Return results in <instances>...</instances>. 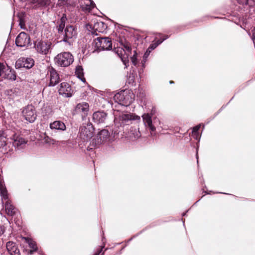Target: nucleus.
Here are the masks:
<instances>
[{
	"label": "nucleus",
	"mask_w": 255,
	"mask_h": 255,
	"mask_svg": "<svg viewBox=\"0 0 255 255\" xmlns=\"http://www.w3.org/2000/svg\"><path fill=\"white\" fill-rule=\"evenodd\" d=\"M49 128L51 130L58 131H64L66 129L65 124L61 121H55L49 124Z\"/></svg>",
	"instance_id": "412c9836"
},
{
	"label": "nucleus",
	"mask_w": 255,
	"mask_h": 255,
	"mask_svg": "<svg viewBox=\"0 0 255 255\" xmlns=\"http://www.w3.org/2000/svg\"><path fill=\"white\" fill-rule=\"evenodd\" d=\"M102 249H101V250H100V251L98 253H97V254H96V255H99L100 254V253H101V252L102 251Z\"/></svg>",
	"instance_id": "a18cd8bd"
},
{
	"label": "nucleus",
	"mask_w": 255,
	"mask_h": 255,
	"mask_svg": "<svg viewBox=\"0 0 255 255\" xmlns=\"http://www.w3.org/2000/svg\"><path fill=\"white\" fill-rule=\"evenodd\" d=\"M93 44L99 50H110L112 48V42L108 37H98Z\"/></svg>",
	"instance_id": "1a4fd4ad"
},
{
	"label": "nucleus",
	"mask_w": 255,
	"mask_h": 255,
	"mask_svg": "<svg viewBox=\"0 0 255 255\" xmlns=\"http://www.w3.org/2000/svg\"><path fill=\"white\" fill-rule=\"evenodd\" d=\"M50 2V0H38V3L43 6L49 5Z\"/></svg>",
	"instance_id": "f704fd0d"
},
{
	"label": "nucleus",
	"mask_w": 255,
	"mask_h": 255,
	"mask_svg": "<svg viewBox=\"0 0 255 255\" xmlns=\"http://www.w3.org/2000/svg\"><path fill=\"white\" fill-rule=\"evenodd\" d=\"M251 38L253 41L254 44H255V26L254 29L252 30V35Z\"/></svg>",
	"instance_id": "ea45409f"
},
{
	"label": "nucleus",
	"mask_w": 255,
	"mask_h": 255,
	"mask_svg": "<svg viewBox=\"0 0 255 255\" xmlns=\"http://www.w3.org/2000/svg\"><path fill=\"white\" fill-rule=\"evenodd\" d=\"M168 37L167 36H164L163 38H161L160 39H158L155 41V42L151 44L149 47L148 49L151 51L154 49L158 45L161 44L164 40L167 39Z\"/></svg>",
	"instance_id": "cd10ccee"
},
{
	"label": "nucleus",
	"mask_w": 255,
	"mask_h": 255,
	"mask_svg": "<svg viewBox=\"0 0 255 255\" xmlns=\"http://www.w3.org/2000/svg\"><path fill=\"white\" fill-rule=\"evenodd\" d=\"M196 158H197V162H198V156L197 153L196 154Z\"/></svg>",
	"instance_id": "49530a36"
},
{
	"label": "nucleus",
	"mask_w": 255,
	"mask_h": 255,
	"mask_svg": "<svg viewBox=\"0 0 255 255\" xmlns=\"http://www.w3.org/2000/svg\"><path fill=\"white\" fill-rule=\"evenodd\" d=\"M30 43V38L24 32H20L15 39L16 46L20 47H27Z\"/></svg>",
	"instance_id": "2eb2a0df"
},
{
	"label": "nucleus",
	"mask_w": 255,
	"mask_h": 255,
	"mask_svg": "<svg viewBox=\"0 0 255 255\" xmlns=\"http://www.w3.org/2000/svg\"><path fill=\"white\" fill-rule=\"evenodd\" d=\"M248 33H249V35H251V33H250V32H249Z\"/></svg>",
	"instance_id": "09e8293b"
},
{
	"label": "nucleus",
	"mask_w": 255,
	"mask_h": 255,
	"mask_svg": "<svg viewBox=\"0 0 255 255\" xmlns=\"http://www.w3.org/2000/svg\"><path fill=\"white\" fill-rule=\"evenodd\" d=\"M22 115L24 119L30 123H33L37 117L35 109L31 105H27L23 109Z\"/></svg>",
	"instance_id": "9b49d317"
},
{
	"label": "nucleus",
	"mask_w": 255,
	"mask_h": 255,
	"mask_svg": "<svg viewBox=\"0 0 255 255\" xmlns=\"http://www.w3.org/2000/svg\"><path fill=\"white\" fill-rule=\"evenodd\" d=\"M156 113L155 108L152 107L150 114H144L142 116L143 122L146 127H148L151 131H154L156 130V122H152L151 116Z\"/></svg>",
	"instance_id": "ddd939ff"
},
{
	"label": "nucleus",
	"mask_w": 255,
	"mask_h": 255,
	"mask_svg": "<svg viewBox=\"0 0 255 255\" xmlns=\"http://www.w3.org/2000/svg\"><path fill=\"white\" fill-rule=\"evenodd\" d=\"M34 61L31 58L21 57L17 59L15 63V68L20 69L21 68H25L30 69L33 66Z\"/></svg>",
	"instance_id": "4468645a"
},
{
	"label": "nucleus",
	"mask_w": 255,
	"mask_h": 255,
	"mask_svg": "<svg viewBox=\"0 0 255 255\" xmlns=\"http://www.w3.org/2000/svg\"><path fill=\"white\" fill-rule=\"evenodd\" d=\"M128 82L129 84H133L135 83V73L130 72L128 78Z\"/></svg>",
	"instance_id": "2f4dec72"
},
{
	"label": "nucleus",
	"mask_w": 255,
	"mask_h": 255,
	"mask_svg": "<svg viewBox=\"0 0 255 255\" xmlns=\"http://www.w3.org/2000/svg\"><path fill=\"white\" fill-rule=\"evenodd\" d=\"M5 211L7 215L13 216L17 212V209L11 204V202H5Z\"/></svg>",
	"instance_id": "5701e85b"
},
{
	"label": "nucleus",
	"mask_w": 255,
	"mask_h": 255,
	"mask_svg": "<svg viewBox=\"0 0 255 255\" xmlns=\"http://www.w3.org/2000/svg\"><path fill=\"white\" fill-rule=\"evenodd\" d=\"M52 113L51 107L48 105H44L42 108V114L43 117H48Z\"/></svg>",
	"instance_id": "bb28decb"
},
{
	"label": "nucleus",
	"mask_w": 255,
	"mask_h": 255,
	"mask_svg": "<svg viewBox=\"0 0 255 255\" xmlns=\"http://www.w3.org/2000/svg\"><path fill=\"white\" fill-rule=\"evenodd\" d=\"M192 136H193V137L194 138H195L197 140L199 139L200 137V136L198 132H197L196 134H195L194 133H192Z\"/></svg>",
	"instance_id": "a19ab883"
},
{
	"label": "nucleus",
	"mask_w": 255,
	"mask_h": 255,
	"mask_svg": "<svg viewBox=\"0 0 255 255\" xmlns=\"http://www.w3.org/2000/svg\"><path fill=\"white\" fill-rule=\"evenodd\" d=\"M114 99L120 105L127 106L133 102L134 95L131 91L124 90L115 94Z\"/></svg>",
	"instance_id": "20e7f679"
},
{
	"label": "nucleus",
	"mask_w": 255,
	"mask_h": 255,
	"mask_svg": "<svg viewBox=\"0 0 255 255\" xmlns=\"http://www.w3.org/2000/svg\"><path fill=\"white\" fill-rule=\"evenodd\" d=\"M0 191H7L4 181L0 179Z\"/></svg>",
	"instance_id": "e433bc0d"
},
{
	"label": "nucleus",
	"mask_w": 255,
	"mask_h": 255,
	"mask_svg": "<svg viewBox=\"0 0 255 255\" xmlns=\"http://www.w3.org/2000/svg\"><path fill=\"white\" fill-rule=\"evenodd\" d=\"M53 46L52 42L49 39H38L34 42L35 50L42 55H46L50 53Z\"/></svg>",
	"instance_id": "7ed1b4c3"
},
{
	"label": "nucleus",
	"mask_w": 255,
	"mask_h": 255,
	"mask_svg": "<svg viewBox=\"0 0 255 255\" xmlns=\"http://www.w3.org/2000/svg\"><path fill=\"white\" fill-rule=\"evenodd\" d=\"M120 43L121 47H118L116 52L126 64V60L124 59L128 58L131 54L130 44L128 42L123 40H121Z\"/></svg>",
	"instance_id": "0eeeda50"
},
{
	"label": "nucleus",
	"mask_w": 255,
	"mask_h": 255,
	"mask_svg": "<svg viewBox=\"0 0 255 255\" xmlns=\"http://www.w3.org/2000/svg\"><path fill=\"white\" fill-rule=\"evenodd\" d=\"M55 63L61 67H68L74 61L73 55L68 52L58 54L54 58Z\"/></svg>",
	"instance_id": "423d86ee"
},
{
	"label": "nucleus",
	"mask_w": 255,
	"mask_h": 255,
	"mask_svg": "<svg viewBox=\"0 0 255 255\" xmlns=\"http://www.w3.org/2000/svg\"><path fill=\"white\" fill-rule=\"evenodd\" d=\"M81 6L84 10L90 11L95 6V3L91 0H84L81 2Z\"/></svg>",
	"instance_id": "393cba45"
},
{
	"label": "nucleus",
	"mask_w": 255,
	"mask_h": 255,
	"mask_svg": "<svg viewBox=\"0 0 255 255\" xmlns=\"http://www.w3.org/2000/svg\"><path fill=\"white\" fill-rule=\"evenodd\" d=\"M22 239L24 240L26 243L28 244L29 247L31 249V250L28 252L29 254L32 255L34 252L37 251V245L34 241L27 237H23Z\"/></svg>",
	"instance_id": "b1692460"
},
{
	"label": "nucleus",
	"mask_w": 255,
	"mask_h": 255,
	"mask_svg": "<svg viewBox=\"0 0 255 255\" xmlns=\"http://www.w3.org/2000/svg\"><path fill=\"white\" fill-rule=\"evenodd\" d=\"M18 91V89L14 88L13 89H11V90H8L7 92V94L8 95L10 96L11 98H13L14 97L15 95H16V94H15V93H17Z\"/></svg>",
	"instance_id": "72a5a7b5"
},
{
	"label": "nucleus",
	"mask_w": 255,
	"mask_h": 255,
	"mask_svg": "<svg viewBox=\"0 0 255 255\" xmlns=\"http://www.w3.org/2000/svg\"><path fill=\"white\" fill-rule=\"evenodd\" d=\"M0 197L1 198L2 203L3 205H5V202H11L8 199V195L7 192H0Z\"/></svg>",
	"instance_id": "7c9ffc66"
},
{
	"label": "nucleus",
	"mask_w": 255,
	"mask_h": 255,
	"mask_svg": "<svg viewBox=\"0 0 255 255\" xmlns=\"http://www.w3.org/2000/svg\"><path fill=\"white\" fill-rule=\"evenodd\" d=\"M59 94L63 95L65 97H70L72 95V92L71 86L66 82L61 83L59 89Z\"/></svg>",
	"instance_id": "f3484780"
},
{
	"label": "nucleus",
	"mask_w": 255,
	"mask_h": 255,
	"mask_svg": "<svg viewBox=\"0 0 255 255\" xmlns=\"http://www.w3.org/2000/svg\"><path fill=\"white\" fill-rule=\"evenodd\" d=\"M151 52V50H149V49H147V50L145 52L143 56V59L141 61L142 66L144 67V64L146 62L147 57H148L150 53Z\"/></svg>",
	"instance_id": "473e14b6"
},
{
	"label": "nucleus",
	"mask_w": 255,
	"mask_h": 255,
	"mask_svg": "<svg viewBox=\"0 0 255 255\" xmlns=\"http://www.w3.org/2000/svg\"><path fill=\"white\" fill-rule=\"evenodd\" d=\"M66 17L64 15L61 18L60 23L57 26L60 41H63L72 45L77 36V29L72 25H68L64 29Z\"/></svg>",
	"instance_id": "f257e3e1"
},
{
	"label": "nucleus",
	"mask_w": 255,
	"mask_h": 255,
	"mask_svg": "<svg viewBox=\"0 0 255 255\" xmlns=\"http://www.w3.org/2000/svg\"><path fill=\"white\" fill-rule=\"evenodd\" d=\"M111 139L110 132L107 129H102L97 134L91 142V145L94 147H98L100 145L105 143Z\"/></svg>",
	"instance_id": "39448f33"
},
{
	"label": "nucleus",
	"mask_w": 255,
	"mask_h": 255,
	"mask_svg": "<svg viewBox=\"0 0 255 255\" xmlns=\"http://www.w3.org/2000/svg\"><path fill=\"white\" fill-rule=\"evenodd\" d=\"M238 2L242 5H248L250 7H255V0H237Z\"/></svg>",
	"instance_id": "c85d7f7f"
},
{
	"label": "nucleus",
	"mask_w": 255,
	"mask_h": 255,
	"mask_svg": "<svg viewBox=\"0 0 255 255\" xmlns=\"http://www.w3.org/2000/svg\"><path fill=\"white\" fill-rule=\"evenodd\" d=\"M173 83V81H170V84H172V83Z\"/></svg>",
	"instance_id": "de8ad7c7"
},
{
	"label": "nucleus",
	"mask_w": 255,
	"mask_h": 255,
	"mask_svg": "<svg viewBox=\"0 0 255 255\" xmlns=\"http://www.w3.org/2000/svg\"><path fill=\"white\" fill-rule=\"evenodd\" d=\"M115 125L118 128L129 125L132 121H139L140 120L139 116L127 112H122L118 115L115 114Z\"/></svg>",
	"instance_id": "f03ea898"
},
{
	"label": "nucleus",
	"mask_w": 255,
	"mask_h": 255,
	"mask_svg": "<svg viewBox=\"0 0 255 255\" xmlns=\"http://www.w3.org/2000/svg\"><path fill=\"white\" fill-rule=\"evenodd\" d=\"M47 75L50 78L49 86H54L59 82V75L52 67H49L48 68Z\"/></svg>",
	"instance_id": "dca6fc26"
},
{
	"label": "nucleus",
	"mask_w": 255,
	"mask_h": 255,
	"mask_svg": "<svg viewBox=\"0 0 255 255\" xmlns=\"http://www.w3.org/2000/svg\"><path fill=\"white\" fill-rule=\"evenodd\" d=\"M107 119V114L103 111H98L93 114V120L97 124L105 123Z\"/></svg>",
	"instance_id": "a211bd4d"
},
{
	"label": "nucleus",
	"mask_w": 255,
	"mask_h": 255,
	"mask_svg": "<svg viewBox=\"0 0 255 255\" xmlns=\"http://www.w3.org/2000/svg\"><path fill=\"white\" fill-rule=\"evenodd\" d=\"M4 232V229L2 226H0V236H1Z\"/></svg>",
	"instance_id": "79ce46f5"
},
{
	"label": "nucleus",
	"mask_w": 255,
	"mask_h": 255,
	"mask_svg": "<svg viewBox=\"0 0 255 255\" xmlns=\"http://www.w3.org/2000/svg\"><path fill=\"white\" fill-rule=\"evenodd\" d=\"M136 54L137 53L136 51H134V54L130 57L131 61L134 66H136L138 63L137 61Z\"/></svg>",
	"instance_id": "c9c22d12"
},
{
	"label": "nucleus",
	"mask_w": 255,
	"mask_h": 255,
	"mask_svg": "<svg viewBox=\"0 0 255 255\" xmlns=\"http://www.w3.org/2000/svg\"><path fill=\"white\" fill-rule=\"evenodd\" d=\"M4 79L14 81L16 79V74L14 70L8 65L0 63V81Z\"/></svg>",
	"instance_id": "6e6552de"
},
{
	"label": "nucleus",
	"mask_w": 255,
	"mask_h": 255,
	"mask_svg": "<svg viewBox=\"0 0 255 255\" xmlns=\"http://www.w3.org/2000/svg\"><path fill=\"white\" fill-rule=\"evenodd\" d=\"M222 193H224V194H226V192H222Z\"/></svg>",
	"instance_id": "8fccbe9b"
},
{
	"label": "nucleus",
	"mask_w": 255,
	"mask_h": 255,
	"mask_svg": "<svg viewBox=\"0 0 255 255\" xmlns=\"http://www.w3.org/2000/svg\"><path fill=\"white\" fill-rule=\"evenodd\" d=\"M200 128V126L198 125L193 128L192 133H194L195 134H196L197 132H198V130H199Z\"/></svg>",
	"instance_id": "58836bf2"
},
{
	"label": "nucleus",
	"mask_w": 255,
	"mask_h": 255,
	"mask_svg": "<svg viewBox=\"0 0 255 255\" xmlns=\"http://www.w3.org/2000/svg\"><path fill=\"white\" fill-rule=\"evenodd\" d=\"M6 145V138L3 132L0 131V147H3Z\"/></svg>",
	"instance_id": "c756f323"
},
{
	"label": "nucleus",
	"mask_w": 255,
	"mask_h": 255,
	"mask_svg": "<svg viewBox=\"0 0 255 255\" xmlns=\"http://www.w3.org/2000/svg\"><path fill=\"white\" fill-rule=\"evenodd\" d=\"M12 140L13 145L18 149L23 148L26 143L25 139L19 135H14Z\"/></svg>",
	"instance_id": "aec40b11"
},
{
	"label": "nucleus",
	"mask_w": 255,
	"mask_h": 255,
	"mask_svg": "<svg viewBox=\"0 0 255 255\" xmlns=\"http://www.w3.org/2000/svg\"><path fill=\"white\" fill-rule=\"evenodd\" d=\"M119 132L118 131H117V130H115V131H114V134H118L119 133Z\"/></svg>",
	"instance_id": "c03bdc74"
},
{
	"label": "nucleus",
	"mask_w": 255,
	"mask_h": 255,
	"mask_svg": "<svg viewBox=\"0 0 255 255\" xmlns=\"http://www.w3.org/2000/svg\"><path fill=\"white\" fill-rule=\"evenodd\" d=\"M6 247L7 252L10 255H20V252L16 244L13 242L6 243Z\"/></svg>",
	"instance_id": "4be33fe9"
},
{
	"label": "nucleus",
	"mask_w": 255,
	"mask_h": 255,
	"mask_svg": "<svg viewBox=\"0 0 255 255\" xmlns=\"http://www.w3.org/2000/svg\"><path fill=\"white\" fill-rule=\"evenodd\" d=\"M89 111V104L86 102H82L78 104L75 108V114H80L82 115H87Z\"/></svg>",
	"instance_id": "6ab92c4d"
},
{
	"label": "nucleus",
	"mask_w": 255,
	"mask_h": 255,
	"mask_svg": "<svg viewBox=\"0 0 255 255\" xmlns=\"http://www.w3.org/2000/svg\"><path fill=\"white\" fill-rule=\"evenodd\" d=\"M75 75L80 79L83 82H86V79L84 77L83 69L82 66H78L76 68Z\"/></svg>",
	"instance_id": "a878e982"
},
{
	"label": "nucleus",
	"mask_w": 255,
	"mask_h": 255,
	"mask_svg": "<svg viewBox=\"0 0 255 255\" xmlns=\"http://www.w3.org/2000/svg\"><path fill=\"white\" fill-rule=\"evenodd\" d=\"M94 128L91 123L83 124L80 129V137L84 141L90 139L93 135Z\"/></svg>",
	"instance_id": "9d476101"
},
{
	"label": "nucleus",
	"mask_w": 255,
	"mask_h": 255,
	"mask_svg": "<svg viewBox=\"0 0 255 255\" xmlns=\"http://www.w3.org/2000/svg\"><path fill=\"white\" fill-rule=\"evenodd\" d=\"M107 25L102 21H94V23L88 24L86 25L87 29L92 34L98 35L97 32H103L107 28Z\"/></svg>",
	"instance_id": "f8f14e48"
},
{
	"label": "nucleus",
	"mask_w": 255,
	"mask_h": 255,
	"mask_svg": "<svg viewBox=\"0 0 255 255\" xmlns=\"http://www.w3.org/2000/svg\"><path fill=\"white\" fill-rule=\"evenodd\" d=\"M144 96H145L143 92H142V93H140V94L138 96L139 97H140L141 98H142L144 97Z\"/></svg>",
	"instance_id": "37998d69"
},
{
	"label": "nucleus",
	"mask_w": 255,
	"mask_h": 255,
	"mask_svg": "<svg viewBox=\"0 0 255 255\" xmlns=\"http://www.w3.org/2000/svg\"><path fill=\"white\" fill-rule=\"evenodd\" d=\"M19 25L21 28H24V20L21 17L19 18Z\"/></svg>",
	"instance_id": "4c0bfd02"
}]
</instances>
